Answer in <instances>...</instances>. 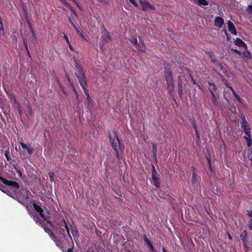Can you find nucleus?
<instances>
[{
    "label": "nucleus",
    "mask_w": 252,
    "mask_h": 252,
    "mask_svg": "<svg viewBox=\"0 0 252 252\" xmlns=\"http://www.w3.org/2000/svg\"><path fill=\"white\" fill-rule=\"evenodd\" d=\"M191 124L195 131L198 130L195 120L193 118L192 120H191Z\"/></svg>",
    "instance_id": "obj_38"
},
{
    "label": "nucleus",
    "mask_w": 252,
    "mask_h": 252,
    "mask_svg": "<svg viewBox=\"0 0 252 252\" xmlns=\"http://www.w3.org/2000/svg\"><path fill=\"white\" fill-rule=\"evenodd\" d=\"M25 191L26 194H24V197L25 198V199H27L29 198V194H28L29 191L27 189H25Z\"/></svg>",
    "instance_id": "obj_55"
},
{
    "label": "nucleus",
    "mask_w": 252,
    "mask_h": 252,
    "mask_svg": "<svg viewBox=\"0 0 252 252\" xmlns=\"http://www.w3.org/2000/svg\"><path fill=\"white\" fill-rule=\"evenodd\" d=\"M63 37L65 39V40L66 41L67 43L68 44H69V39H68V36L64 34Z\"/></svg>",
    "instance_id": "obj_59"
},
{
    "label": "nucleus",
    "mask_w": 252,
    "mask_h": 252,
    "mask_svg": "<svg viewBox=\"0 0 252 252\" xmlns=\"http://www.w3.org/2000/svg\"><path fill=\"white\" fill-rule=\"evenodd\" d=\"M48 174H49L50 181L53 182L54 181V173L53 172H50Z\"/></svg>",
    "instance_id": "obj_42"
},
{
    "label": "nucleus",
    "mask_w": 252,
    "mask_h": 252,
    "mask_svg": "<svg viewBox=\"0 0 252 252\" xmlns=\"http://www.w3.org/2000/svg\"><path fill=\"white\" fill-rule=\"evenodd\" d=\"M195 131L196 138L197 139V140L198 141H199L200 140V135H199V132H198V130H196Z\"/></svg>",
    "instance_id": "obj_54"
},
{
    "label": "nucleus",
    "mask_w": 252,
    "mask_h": 252,
    "mask_svg": "<svg viewBox=\"0 0 252 252\" xmlns=\"http://www.w3.org/2000/svg\"><path fill=\"white\" fill-rule=\"evenodd\" d=\"M247 215L249 217L252 218V211L251 210H247Z\"/></svg>",
    "instance_id": "obj_51"
},
{
    "label": "nucleus",
    "mask_w": 252,
    "mask_h": 252,
    "mask_svg": "<svg viewBox=\"0 0 252 252\" xmlns=\"http://www.w3.org/2000/svg\"><path fill=\"white\" fill-rule=\"evenodd\" d=\"M144 240L148 246H150L152 244L145 235H144Z\"/></svg>",
    "instance_id": "obj_40"
},
{
    "label": "nucleus",
    "mask_w": 252,
    "mask_h": 252,
    "mask_svg": "<svg viewBox=\"0 0 252 252\" xmlns=\"http://www.w3.org/2000/svg\"><path fill=\"white\" fill-rule=\"evenodd\" d=\"M57 232L61 234L63 236V237L65 239H66L65 236V230L63 228L61 227H59V229L58 230H57Z\"/></svg>",
    "instance_id": "obj_32"
},
{
    "label": "nucleus",
    "mask_w": 252,
    "mask_h": 252,
    "mask_svg": "<svg viewBox=\"0 0 252 252\" xmlns=\"http://www.w3.org/2000/svg\"><path fill=\"white\" fill-rule=\"evenodd\" d=\"M152 174L153 184L156 188H159L160 187V182L159 180V174L157 172V171L155 169V167L153 165H152Z\"/></svg>",
    "instance_id": "obj_4"
},
{
    "label": "nucleus",
    "mask_w": 252,
    "mask_h": 252,
    "mask_svg": "<svg viewBox=\"0 0 252 252\" xmlns=\"http://www.w3.org/2000/svg\"><path fill=\"white\" fill-rule=\"evenodd\" d=\"M129 1L132 3L133 5H134L135 7H137V5L135 2V0H129Z\"/></svg>",
    "instance_id": "obj_60"
},
{
    "label": "nucleus",
    "mask_w": 252,
    "mask_h": 252,
    "mask_svg": "<svg viewBox=\"0 0 252 252\" xmlns=\"http://www.w3.org/2000/svg\"><path fill=\"white\" fill-rule=\"evenodd\" d=\"M75 75L77 78V80L82 87L84 92H87L88 90L87 88V83L86 80V75L83 69V68L79 67V71L75 73Z\"/></svg>",
    "instance_id": "obj_3"
},
{
    "label": "nucleus",
    "mask_w": 252,
    "mask_h": 252,
    "mask_svg": "<svg viewBox=\"0 0 252 252\" xmlns=\"http://www.w3.org/2000/svg\"><path fill=\"white\" fill-rule=\"evenodd\" d=\"M243 246L245 249V252H248L249 251V247L248 246V244H247V242L246 243V245L245 244H243Z\"/></svg>",
    "instance_id": "obj_56"
},
{
    "label": "nucleus",
    "mask_w": 252,
    "mask_h": 252,
    "mask_svg": "<svg viewBox=\"0 0 252 252\" xmlns=\"http://www.w3.org/2000/svg\"><path fill=\"white\" fill-rule=\"evenodd\" d=\"M139 3L142 7V9L143 11H146L148 9H150L152 10H155V7L151 4L147 0H140Z\"/></svg>",
    "instance_id": "obj_7"
},
{
    "label": "nucleus",
    "mask_w": 252,
    "mask_h": 252,
    "mask_svg": "<svg viewBox=\"0 0 252 252\" xmlns=\"http://www.w3.org/2000/svg\"><path fill=\"white\" fill-rule=\"evenodd\" d=\"M195 3L200 6H207L209 4L206 0H195Z\"/></svg>",
    "instance_id": "obj_21"
},
{
    "label": "nucleus",
    "mask_w": 252,
    "mask_h": 252,
    "mask_svg": "<svg viewBox=\"0 0 252 252\" xmlns=\"http://www.w3.org/2000/svg\"><path fill=\"white\" fill-rule=\"evenodd\" d=\"M73 58L75 63V67L76 68L77 71H79V67H80V68H83V67L81 65L79 64V61L77 60V59H76L75 56L73 57Z\"/></svg>",
    "instance_id": "obj_33"
},
{
    "label": "nucleus",
    "mask_w": 252,
    "mask_h": 252,
    "mask_svg": "<svg viewBox=\"0 0 252 252\" xmlns=\"http://www.w3.org/2000/svg\"><path fill=\"white\" fill-rule=\"evenodd\" d=\"M62 221L63 222L65 228L67 232L68 235L69 237V238L72 240V237L70 233V230H69V227L68 225L67 222L65 221V220L64 219H63Z\"/></svg>",
    "instance_id": "obj_25"
},
{
    "label": "nucleus",
    "mask_w": 252,
    "mask_h": 252,
    "mask_svg": "<svg viewBox=\"0 0 252 252\" xmlns=\"http://www.w3.org/2000/svg\"><path fill=\"white\" fill-rule=\"evenodd\" d=\"M84 93H85V95L87 96L86 99H87V101H88V105H93V102H94V100L92 98L91 96L90 95L89 91L84 92Z\"/></svg>",
    "instance_id": "obj_20"
},
{
    "label": "nucleus",
    "mask_w": 252,
    "mask_h": 252,
    "mask_svg": "<svg viewBox=\"0 0 252 252\" xmlns=\"http://www.w3.org/2000/svg\"><path fill=\"white\" fill-rule=\"evenodd\" d=\"M232 51L239 55H241L242 54V53L237 49H232Z\"/></svg>",
    "instance_id": "obj_53"
},
{
    "label": "nucleus",
    "mask_w": 252,
    "mask_h": 252,
    "mask_svg": "<svg viewBox=\"0 0 252 252\" xmlns=\"http://www.w3.org/2000/svg\"><path fill=\"white\" fill-rule=\"evenodd\" d=\"M208 83L210 87H212V88L209 89V91L211 93H212V92L214 93V92H216L217 90V87L215 83L211 82H208Z\"/></svg>",
    "instance_id": "obj_27"
},
{
    "label": "nucleus",
    "mask_w": 252,
    "mask_h": 252,
    "mask_svg": "<svg viewBox=\"0 0 252 252\" xmlns=\"http://www.w3.org/2000/svg\"><path fill=\"white\" fill-rule=\"evenodd\" d=\"M236 45L240 47H244L245 49H248L247 44L240 38H237L234 41Z\"/></svg>",
    "instance_id": "obj_15"
},
{
    "label": "nucleus",
    "mask_w": 252,
    "mask_h": 252,
    "mask_svg": "<svg viewBox=\"0 0 252 252\" xmlns=\"http://www.w3.org/2000/svg\"><path fill=\"white\" fill-rule=\"evenodd\" d=\"M32 218L36 223H38L41 226L43 225V224L44 223V222L41 220L37 215H33Z\"/></svg>",
    "instance_id": "obj_26"
},
{
    "label": "nucleus",
    "mask_w": 252,
    "mask_h": 252,
    "mask_svg": "<svg viewBox=\"0 0 252 252\" xmlns=\"http://www.w3.org/2000/svg\"><path fill=\"white\" fill-rule=\"evenodd\" d=\"M215 26L219 28H221L224 24L223 19L220 17H216L214 21Z\"/></svg>",
    "instance_id": "obj_16"
},
{
    "label": "nucleus",
    "mask_w": 252,
    "mask_h": 252,
    "mask_svg": "<svg viewBox=\"0 0 252 252\" xmlns=\"http://www.w3.org/2000/svg\"><path fill=\"white\" fill-rule=\"evenodd\" d=\"M67 8H69L70 10L71 11V13L74 15H76V12L74 10V9L73 8V7L70 5V6H68Z\"/></svg>",
    "instance_id": "obj_47"
},
{
    "label": "nucleus",
    "mask_w": 252,
    "mask_h": 252,
    "mask_svg": "<svg viewBox=\"0 0 252 252\" xmlns=\"http://www.w3.org/2000/svg\"><path fill=\"white\" fill-rule=\"evenodd\" d=\"M23 42H24V46H25V47L26 48V49L27 51H28V44H27L26 40L24 39H23Z\"/></svg>",
    "instance_id": "obj_49"
},
{
    "label": "nucleus",
    "mask_w": 252,
    "mask_h": 252,
    "mask_svg": "<svg viewBox=\"0 0 252 252\" xmlns=\"http://www.w3.org/2000/svg\"><path fill=\"white\" fill-rule=\"evenodd\" d=\"M232 94L236 100L241 104H243V99L240 97V96L234 91H233Z\"/></svg>",
    "instance_id": "obj_30"
},
{
    "label": "nucleus",
    "mask_w": 252,
    "mask_h": 252,
    "mask_svg": "<svg viewBox=\"0 0 252 252\" xmlns=\"http://www.w3.org/2000/svg\"><path fill=\"white\" fill-rule=\"evenodd\" d=\"M241 118L242 120L241 122V127L243 129L244 132L246 134H249V133H251V128L250 127L247 121L246 120L245 117L244 115H242L241 116Z\"/></svg>",
    "instance_id": "obj_6"
},
{
    "label": "nucleus",
    "mask_w": 252,
    "mask_h": 252,
    "mask_svg": "<svg viewBox=\"0 0 252 252\" xmlns=\"http://www.w3.org/2000/svg\"><path fill=\"white\" fill-rule=\"evenodd\" d=\"M55 243L56 246L59 247L63 252H65V250L63 249V243L61 240L58 238L55 235L51 238Z\"/></svg>",
    "instance_id": "obj_11"
},
{
    "label": "nucleus",
    "mask_w": 252,
    "mask_h": 252,
    "mask_svg": "<svg viewBox=\"0 0 252 252\" xmlns=\"http://www.w3.org/2000/svg\"><path fill=\"white\" fill-rule=\"evenodd\" d=\"M109 138L112 148L116 152L117 158L119 159L120 154L118 151V147L121 151L124 150V147L122 146L121 141L116 131L113 132V135H112L109 132Z\"/></svg>",
    "instance_id": "obj_2"
},
{
    "label": "nucleus",
    "mask_w": 252,
    "mask_h": 252,
    "mask_svg": "<svg viewBox=\"0 0 252 252\" xmlns=\"http://www.w3.org/2000/svg\"><path fill=\"white\" fill-rule=\"evenodd\" d=\"M25 18H26V19H26V22H27V24L28 25V26H29V29H30V30L31 31V32L34 31V30H33V28L32 27V24L30 22V21L29 20V18L28 17V16L27 15L25 16Z\"/></svg>",
    "instance_id": "obj_36"
},
{
    "label": "nucleus",
    "mask_w": 252,
    "mask_h": 252,
    "mask_svg": "<svg viewBox=\"0 0 252 252\" xmlns=\"http://www.w3.org/2000/svg\"><path fill=\"white\" fill-rule=\"evenodd\" d=\"M190 75L191 80V81H192V83H193V84L196 85V86H197L198 87H199V85H198V84H197V83H196V82L195 81V80H194V79L193 77L191 76V74H190Z\"/></svg>",
    "instance_id": "obj_50"
},
{
    "label": "nucleus",
    "mask_w": 252,
    "mask_h": 252,
    "mask_svg": "<svg viewBox=\"0 0 252 252\" xmlns=\"http://www.w3.org/2000/svg\"><path fill=\"white\" fill-rule=\"evenodd\" d=\"M225 86L228 88H229L231 91V92H232L233 91H234L233 89V88L228 84V83L227 82V81H225Z\"/></svg>",
    "instance_id": "obj_44"
},
{
    "label": "nucleus",
    "mask_w": 252,
    "mask_h": 252,
    "mask_svg": "<svg viewBox=\"0 0 252 252\" xmlns=\"http://www.w3.org/2000/svg\"><path fill=\"white\" fill-rule=\"evenodd\" d=\"M59 227H61L59 224H54V226L53 227V229H55L57 231V230H58L59 229Z\"/></svg>",
    "instance_id": "obj_48"
},
{
    "label": "nucleus",
    "mask_w": 252,
    "mask_h": 252,
    "mask_svg": "<svg viewBox=\"0 0 252 252\" xmlns=\"http://www.w3.org/2000/svg\"><path fill=\"white\" fill-rule=\"evenodd\" d=\"M101 39L103 44L108 43L111 40V36L109 35L108 31L103 25L101 27Z\"/></svg>",
    "instance_id": "obj_5"
},
{
    "label": "nucleus",
    "mask_w": 252,
    "mask_h": 252,
    "mask_svg": "<svg viewBox=\"0 0 252 252\" xmlns=\"http://www.w3.org/2000/svg\"><path fill=\"white\" fill-rule=\"evenodd\" d=\"M183 82L181 77L179 76L178 77V91L179 97L182 98L183 97Z\"/></svg>",
    "instance_id": "obj_12"
},
{
    "label": "nucleus",
    "mask_w": 252,
    "mask_h": 252,
    "mask_svg": "<svg viewBox=\"0 0 252 252\" xmlns=\"http://www.w3.org/2000/svg\"><path fill=\"white\" fill-rule=\"evenodd\" d=\"M72 88L73 92L74 93V94H75V96L76 99L79 101L80 100H79V94L73 84H72Z\"/></svg>",
    "instance_id": "obj_37"
},
{
    "label": "nucleus",
    "mask_w": 252,
    "mask_h": 252,
    "mask_svg": "<svg viewBox=\"0 0 252 252\" xmlns=\"http://www.w3.org/2000/svg\"><path fill=\"white\" fill-rule=\"evenodd\" d=\"M20 144L23 149H26L29 155H31L33 152V149L32 147L30 144L27 146L24 144L23 141L20 142Z\"/></svg>",
    "instance_id": "obj_14"
},
{
    "label": "nucleus",
    "mask_w": 252,
    "mask_h": 252,
    "mask_svg": "<svg viewBox=\"0 0 252 252\" xmlns=\"http://www.w3.org/2000/svg\"><path fill=\"white\" fill-rule=\"evenodd\" d=\"M5 187L3 186H1V187L0 188V189L4 193H7V194H8L7 192H6V191L5 190Z\"/></svg>",
    "instance_id": "obj_52"
},
{
    "label": "nucleus",
    "mask_w": 252,
    "mask_h": 252,
    "mask_svg": "<svg viewBox=\"0 0 252 252\" xmlns=\"http://www.w3.org/2000/svg\"><path fill=\"white\" fill-rule=\"evenodd\" d=\"M248 228L252 230V219H250L248 224Z\"/></svg>",
    "instance_id": "obj_46"
},
{
    "label": "nucleus",
    "mask_w": 252,
    "mask_h": 252,
    "mask_svg": "<svg viewBox=\"0 0 252 252\" xmlns=\"http://www.w3.org/2000/svg\"><path fill=\"white\" fill-rule=\"evenodd\" d=\"M33 207L34 209L39 213L41 218H42L44 220H46V218L45 215L43 214V210L41 208L40 206L38 205L36 203L34 202L32 204Z\"/></svg>",
    "instance_id": "obj_10"
},
{
    "label": "nucleus",
    "mask_w": 252,
    "mask_h": 252,
    "mask_svg": "<svg viewBox=\"0 0 252 252\" xmlns=\"http://www.w3.org/2000/svg\"><path fill=\"white\" fill-rule=\"evenodd\" d=\"M69 21L70 22L71 25H72V26L74 28V29H75V30H77V29H78V28H77V27L75 25V24L73 23V22L71 21V20L70 18H69Z\"/></svg>",
    "instance_id": "obj_57"
},
{
    "label": "nucleus",
    "mask_w": 252,
    "mask_h": 252,
    "mask_svg": "<svg viewBox=\"0 0 252 252\" xmlns=\"http://www.w3.org/2000/svg\"><path fill=\"white\" fill-rule=\"evenodd\" d=\"M41 226L43 227L44 231L49 235L50 238H52L55 235L54 233L49 228H48L45 223Z\"/></svg>",
    "instance_id": "obj_23"
},
{
    "label": "nucleus",
    "mask_w": 252,
    "mask_h": 252,
    "mask_svg": "<svg viewBox=\"0 0 252 252\" xmlns=\"http://www.w3.org/2000/svg\"><path fill=\"white\" fill-rule=\"evenodd\" d=\"M165 79L167 84V89L169 94L173 97L174 101L176 102L175 98L173 97L174 92V83L173 80V73L170 68L165 67L164 69Z\"/></svg>",
    "instance_id": "obj_1"
},
{
    "label": "nucleus",
    "mask_w": 252,
    "mask_h": 252,
    "mask_svg": "<svg viewBox=\"0 0 252 252\" xmlns=\"http://www.w3.org/2000/svg\"><path fill=\"white\" fill-rule=\"evenodd\" d=\"M228 31L233 35H237V31L232 22L229 21L227 23Z\"/></svg>",
    "instance_id": "obj_13"
},
{
    "label": "nucleus",
    "mask_w": 252,
    "mask_h": 252,
    "mask_svg": "<svg viewBox=\"0 0 252 252\" xmlns=\"http://www.w3.org/2000/svg\"><path fill=\"white\" fill-rule=\"evenodd\" d=\"M1 181L6 186H10L17 189H19L20 188V185L16 182L9 181L3 178H1Z\"/></svg>",
    "instance_id": "obj_9"
},
{
    "label": "nucleus",
    "mask_w": 252,
    "mask_h": 252,
    "mask_svg": "<svg viewBox=\"0 0 252 252\" xmlns=\"http://www.w3.org/2000/svg\"><path fill=\"white\" fill-rule=\"evenodd\" d=\"M5 34V30L3 26V23L1 18L0 17V36H4Z\"/></svg>",
    "instance_id": "obj_24"
},
{
    "label": "nucleus",
    "mask_w": 252,
    "mask_h": 252,
    "mask_svg": "<svg viewBox=\"0 0 252 252\" xmlns=\"http://www.w3.org/2000/svg\"><path fill=\"white\" fill-rule=\"evenodd\" d=\"M31 32L32 33V36L33 38H34L35 40H36L37 37H36V35H35V34L34 33V32L33 31V32Z\"/></svg>",
    "instance_id": "obj_63"
},
{
    "label": "nucleus",
    "mask_w": 252,
    "mask_h": 252,
    "mask_svg": "<svg viewBox=\"0 0 252 252\" xmlns=\"http://www.w3.org/2000/svg\"><path fill=\"white\" fill-rule=\"evenodd\" d=\"M71 233L73 236H78L79 234L78 230L76 227L71 228Z\"/></svg>",
    "instance_id": "obj_35"
},
{
    "label": "nucleus",
    "mask_w": 252,
    "mask_h": 252,
    "mask_svg": "<svg viewBox=\"0 0 252 252\" xmlns=\"http://www.w3.org/2000/svg\"><path fill=\"white\" fill-rule=\"evenodd\" d=\"M242 54L243 55L244 57L247 59H250L251 58V53L250 51L248 50L247 49H246V50L242 53Z\"/></svg>",
    "instance_id": "obj_31"
},
{
    "label": "nucleus",
    "mask_w": 252,
    "mask_h": 252,
    "mask_svg": "<svg viewBox=\"0 0 252 252\" xmlns=\"http://www.w3.org/2000/svg\"><path fill=\"white\" fill-rule=\"evenodd\" d=\"M129 40L131 42V43L135 46L138 45V41L135 35H132Z\"/></svg>",
    "instance_id": "obj_29"
},
{
    "label": "nucleus",
    "mask_w": 252,
    "mask_h": 252,
    "mask_svg": "<svg viewBox=\"0 0 252 252\" xmlns=\"http://www.w3.org/2000/svg\"><path fill=\"white\" fill-rule=\"evenodd\" d=\"M211 96H212L211 100L213 102V103L214 104V105H217L218 102H217V99L216 96V95L214 92H212V93H211Z\"/></svg>",
    "instance_id": "obj_34"
},
{
    "label": "nucleus",
    "mask_w": 252,
    "mask_h": 252,
    "mask_svg": "<svg viewBox=\"0 0 252 252\" xmlns=\"http://www.w3.org/2000/svg\"><path fill=\"white\" fill-rule=\"evenodd\" d=\"M206 159H207V160L208 161L210 169L212 171V168L211 163V159H210V158L209 157H207V156L206 157Z\"/></svg>",
    "instance_id": "obj_43"
},
{
    "label": "nucleus",
    "mask_w": 252,
    "mask_h": 252,
    "mask_svg": "<svg viewBox=\"0 0 252 252\" xmlns=\"http://www.w3.org/2000/svg\"><path fill=\"white\" fill-rule=\"evenodd\" d=\"M191 169L192 170V177L191 182L192 184H195L196 182V169L193 166L191 167Z\"/></svg>",
    "instance_id": "obj_28"
},
{
    "label": "nucleus",
    "mask_w": 252,
    "mask_h": 252,
    "mask_svg": "<svg viewBox=\"0 0 252 252\" xmlns=\"http://www.w3.org/2000/svg\"><path fill=\"white\" fill-rule=\"evenodd\" d=\"M226 234H227V236L228 237V239L229 240H231L232 239V237L231 235H230V233L228 232H227Z\"/></svg>",
    "instance_id": "obj_62"
},
{
    "label": "nucleus",
    "mask_w": 252,
    "mask_h": 252,
    "mask_svg": "<svg viewBox=\"0 0 252 252\" xmlns=\"http://www.w3.org/2000/svg\"><path fill=\"white\" fill-rule=\"evenodd\" d=\"M240 238L243 242V244L246 245V243L248 240V233L246 230H243L240 235Z\"/></svg>",
    "instance_id": "obj_17"
},
{
    "label": "nucleus",
    "mask_w": 252,
    "mask_h": 252,
    "mask_svg": "<svg viewBox=\"0 0 252 252\" xmlns=\"http://www.w3.org/2000/svg\"><path fill=\"white\" fill-rule=\"evenodd\" d=\"M77 33L79 35V36L83 39L87 40V39L85 37V36L83 35V34L78 29L76 30Z\"/></svg>",
    "instance_id": "obj_41"
},
{
    "label": "nucleus",
    "mask_w": 252,
    "mask_h": 252,
    "mask_svg": "<svg viewBox=\"0 0 252 252\" xmlns=\"http://www.w3.org/2000/svg\"><path fill=\"white\" fill-rule=\"evenodd\" d=\"M58 83L59 85V87L62 91V92L65 95H67V93L65 91L64 88L62 86V84L60 83L59 81H58Z\"/></svg>",
    "instance_id": "obj_39"
},
{
    "label": "nucleus",
    "mask_w": 252,
    "mask_h": 252,
    "mask_svg": "<svg viewBox=\"0 0 252 252\" xmlns=\"http://www.w3.org/2000/svg\"><path fill=\"white\" fill-rule=\"evenodd\" d=\"M136 47L138 50L143 52H145L146 50V45L141 39H140L139 43Z\"/></svg>",
    "instance_id": "obj_18"
},
{
    "label": "nucleus",
    "mask_w": 252,
    "mask_h": 252,
    "mask_svg": "<svg viewBox=\"0 0 252 252\" xmlns=\"http://www.w3.org/2000/svg\"><path fill=\"white\" fill-rule=\"evenodd\" d=\"M61 2L63 3V4H64L66 7L68 6H70V4L67 2L66 0H60Z\"/></svg>",
    "instance_id": "obj_45"
},
{
    "label": "nucleus",
    "mask_w": 252,
    "mask_h": 252,
    "mask_svg": "<svg viewBox=\"0 0 252 252\" xmlns=\"http://www.w3.org/2000/svg\"><path fill=\"white\" fill-rule=\"evenodd\" d=\"M249 13H252V5H249L248 7Z\"/></svg>",
    "instance_id": "obj_61"
},
{
    "label": "nucleus",
    "mask_w": 252,
    "mask_h": 252,
    "mask_svg": "<svg viewBox=\"0 0 252 252\" xmlns=\"http://www.w3.org/2000/svg\"><path fill=\"white\" fill-rule=\"evenodd\" d=\"M251 133H249V134H246V136H244V138L246 140L247 144V146L250 147L252 145V140L251 138Z\"/></svg>",
    "instance_id": "obj_19"
},
{
    "label": "nucleus",
    "mask_w": 252,
    "mask_h": 252,
    "mask_svg": "<svg viewBox=\"0 0 252 252\" xmlns=\"http://www.w3.org/2000/svg\"><path fill=\"white\" fill-rule=\"evenodd\" d=\"M205 52L210 58L212 63L218 65L221 69L223 68L222 64L216 58V57L213 53L207 51H205Z\"/></svg>",
    "instance_id": "obj_8"
},
{
    "label": "nucleus",
    "mask_w": 252,
    "mask_h": 252,
    "mask_svg": "<svg viewBox=\"0 0 252 252\" xmlns=\"http://www.w3.org/2000/svg\"><path fill=\"white\" fill-rule=\"evenodd\" d=\"M152 151H153V157L154 158V160L157 162V145L155 143H152Z\"/></svg>",
    "instance_id": "obj_22"
},
{
    "label": "nucleus",
    "mask_w": 252,
    "mask_h": 252,
    "mask_svg": "<svg viewBox=\"0 0 252 252\" xmlns=\"http://www.w3.org/2000/svg\"><path fill=\"white\" fill-rule=\"evenodd\" d=\"M45 221H47V223L50 224L52 227L54 226V224L51 221L47 220V219H46V220H45Z\"/></svg>",
    "instance_id": "obj_58"
},
{
    "label": "nucleus",
    "mask_w": 252,
    "mask_h": 252,
    "mask_svg": "<svg viewBox=\"0 0 252 252\" xmlns=\"http://www.w3.org/2000/svg\"><path fill=\"white\" fill-rule=\"evenodd\" d=\"M5 156L6 158V159H7V160H10V158H9V156H8V153L7 152H6L5 153Z\"/></svg>",
    "instance_id": "obj_64"
}]
</instances>
